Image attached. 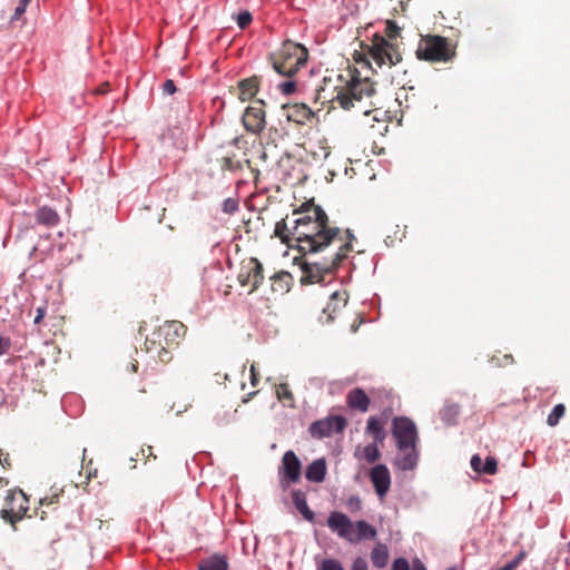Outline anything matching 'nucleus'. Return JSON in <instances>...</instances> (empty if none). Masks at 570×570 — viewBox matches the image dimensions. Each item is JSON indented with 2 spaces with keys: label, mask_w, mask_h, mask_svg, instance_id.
<instances>
[{
  "label": "nucleus",
  "mask_w": 570,
  "mask_h": 570,
  "mask_svg": "<svg viewBox=\"0 0 570 570\" xmlns=\"http://www.w3.org/2000/svg\"><path fill=\"white\" fill-rule=\"evenodd\" d=\"M400 27L392 20L386 21L385 33L386 38L375 36L373 38L372 46L368 50L370 59L356 60L360 68L350 70V80L345 86L335 87L336 94L328 96L326 88L321 87L316 90L315 101L336 102L344 110L354 109L357 114L367 116L370 110L367 109L366 99H370L374 92V83L371 81L367 75H362L363 69H373L372 63L374 62L377 68H391L402 61V56L396 45L392 40L400 36Z\"/></svg>",
  "instance_id": "nucleus-1"
},
{
  "label": "nucleus",
  "mask_w": 570,
  "mask_h": 570,
  "mask_svg": "<svg viewBox=\"0 0 570 570\" xmlns=\"http://www.w3.org/2000/svg\"><path fill=\"white\" fill-rule=\"evenodd\" d=\"M274 235L288 247L311 254L338 248L347 240L346 229L331 226L326 213L313 200L295 208L291 217L277 222Z\"/></svg>",
  "instance_id": "nucleus-2"
},
{
  "label": "nucleus",
  "mask_w": 570,
  "mask_h": 570,
  "mask_svg": "<svg viewBox=\"0 0 570 570\" xmlns=\"http://www.w3.org/2000/svg\"><path fill=\"white\" fill-rule=\"evenodd\" d=\"M186 331L181 322L167 321L146 337L145 348L148 353H155V357L166 364L170 362L171 351L178 347Z\"/></svg>",
  "instance_id": "nucleus-3"
},
{
  "label": "nucleus",
  "mask_w": 570,
  "mask_h": 570,
  "mask_svg": "<svg viewBox=\"0 0 570 570\" xmlns=\"http://www.w3.org/2000/svg\"><path fill=\"white\" fill-rule=\"evenodd\" d=\"M347 240L340 244L338 248H333L332 253L324 257L323 262H305L302 265V284H317L325 279V275L336 271L342 262L347 258L353 250L355 236L351 229H346Z\"/></svg>",
  "instance_id": "nucleus-4"
},
{
  "label": "nucleus",
  "mask_w": 570,
  "mask_h": 570,
  "mask_svg": "<svg viewBox=\"0 0 570 570\" xmlns=\"http://www.w3.org/2000/svg\"><path fill=\"white\" fill-rule=\"evenodd\" d=\"M330 530L340 539L357 544L361 541L374 540L377 537V530L365 520L353 522L345 513L332 511L326 521Z\"/></svg>",
  "instance_id": "nucleus-5"
},
{
  "label": "nucleus",
  "mask_w": 570,
  "mask_h": 570,
  "mask_svg": "<svg viewBox=\"0 0 570 570\" xmlns=\"http://www.w3.org/2000/svg\"><path fill=\"white\" fill-rule=\"evenodd\" d=\"M308 59L307 49L291 40L284 41L278 50L268 56L273 69L285 77H293Z\"/></svg>",
  "instance_id": "nucleus-6"
},
{
  "label": "nucleus",
  "mask_w": 570,
  "mask_h": 570,
  "mask_svg": "<svg viewBox=\"0 0 570 570\" xmlns=\"http://www.w3.org/2000/svg\"><path fill=\"white\" fill-rule=\"evenodd\" d=\"M416 58L428 62H449L455 57V47L448 38L426 35L422 36L416 51Z\"/></svg>",
  "instance_id": "nucleus-7"
},
{
  "label": "nucleus",
  "mask_w": 570,
  "mask_h": 570,
  "mask_svg": "<svg viewBox=\"0 0 570 570\" xmlns=\"http://www.w3.org/2000/svg\"><path fill=\"white\" fill-rule=\"evenodd\" d=\"M6 504L7 508L0 511V517L16 530V523L23 519L29 509V499L20 489L9 490L6 497Z\"/></svg>",
  "instance_id": "nucleus-8"
},
{
  "label": "nucleus",
  "mask_w": 570,
  "mask_h": 570,
  "mask_svg": "<svg viewBox=\"0 0 570 570\" xmlns=\"http://www.w3.org/2000/svg\"><path fill=\"white\" fill-rule=\"evenodd\" d=\"M392 435L396 446L417 444V429L412 420L405 416H395L392 421Z\"/></svg>",
  "instance_id": "nucleus-9"
},
{
  "label": "nucleus",
  "mask_w": 570,
  "mask_h": 570,
  "mask_svg": "<svg viewBox=\"0 0 570 570\" xmlns=\"http://www.w3.org/2000/svg\"><path fill=\"white\" fill-rule=\"evenodd\" d=\"M302 463L294 451H286L278 470L281 485L285 489L301 479Z\"/></svg>",
  "instance_id": "nucleus-10"
},
{
  "label": "nucleus",
  "mask_w": 570,
  "mask_h": 570,
  "mask_svg": "<svg viewBox=\"0 0 570 570\" xmlns=\"http://www.w3.org/2000/svg\"><path fill=\"white\" fill-rule=\"evenodd\" d=\"M264 279L263 265L257 258H249L238 274V282L242 286H250L249 293L255 292Z\"/></svg>",
  "instance_id": "nucleus-11"
},
{
  "label": "nucleus",
  "mask_w": 570,
  "mask_h": 570,
  "mask_svg": "<svg viewBox=\"0 0 570 570\" xmlns=\"http://www.w3.org/2000/svg\"><path fill=\"white\" fill-rule=\"evenodd\" d=\"M346 420L343 416H327L315 421L309 426V433L313 438L323 439L334 433H341L346 428Z\"/></svg>",
  "instance_id": "nucleus-12"
},
{
  "label": "nucleus",
  "mask_w": 570,
  "mask_h": 570,
  "mask_svg": "<svg viewBox=\"0 0 570 570\" xmlns=\"http://www.w3.org/2000/svg\"><path fill=\"white\" fill-rule=\"evenodd\" d=\"M396 449L397 453L393 461L394 466L402 471L413 470L417 465L420 455L417 444H406L396 446Z\"/></svg>",
  "instance_id": "nucleus-13"
},
{
  "label": "nucleus",
  "mask_w": 570,
  "mask_h": 570,
  "mask_svg": "<svg viewBox=\"0 0 570 570\" xmlns=\"http://www.w3.org/2000/svg\"><path fill=\"white\" fill-rule=\"evenodd\" d=\"M370 480L380 499H384L391 488V474L386 465L377 464L370 470Z\"/></svg>",
  "instance_id": "nucleus-14"
},
{
  "label": "nucleus",
  "mask_w": 570,
  "mask_h": 570,
  "mask_svg": "<svg viewBox=\"0 0 570 570\" xmlns=\"http://www.w3.org/2000/svg\"><path fill=\"white\" fill-rule=\"evenodd\" d=\"M264 102L261 100L259 106H249L243 115V124L247 131L253 134L261 132L265 127Z\"/></svg>",
  "instance_id": "nucleus-15"
},
{
  "label": "nucleus",
  "mask_w": 570,
  "mask_h": 570,
  "mask_svg": "<svg viewBox=\"0 0 570 570\" xmlns=\"http://www.w3.org/2000/svg\"><path fill=\"white\" fill-rule=\"evenodd\" d=\"M286 118L288 121L307 125L315 118V112L305 104L284 105Z\"/></svg>",
  "instance_id": "nucleus-16"
},
{
  "label": "nucleus",
  "mask_w": 570,
  "mask_h": 570,
  "mask_svg": "<svg viewBox=\"0 0 570 570\" xmlns=\"http://www.w3.org/2000/svg\"><path fill=\"white\" fill-rule=\"evenodd\" d=\"M348 295L345 291L334 292L330 296V301L323 308V316L321 321L323 323H331L335 318V314L344 308L347 304Z\"/></svg>",
  "instance_id": "nucleus-17"
},
{
  "label": "nucleus",
  "mask_w": 570,
  "mask_h": 570,
  "mask_svg": "<svg viewBox=\"0 0 570 570\" xmlns=\"http://www.w3.org/2000/svg\"><path fill=\"white\" fill-rule=\"evenodd\" d=\"M346 404L352 410L365 413L368 411L371 401L363 389L355 387L347 393Z\"/></svg>",
  "instance_id": "nucleus-18"
},
{
  "label": "nucleus",
  "mask_w": 570,
  "mask_h": 570,
  "mask_svg": "<svg viewBox=\"0 0 570 570\" xmlns=\"http://www.w3.org/2000/svg\"><path fill=\"white\" fill-rule=\"evenodd\" d=\"M386 419L379 416H370L366 422V433L371 435L374 442L382 444L386 438L384 426Z\"/></svg>",
  "instance_id": "nucleus-19"
},
{
  "label": "nucleus",
  "mask_w": 570,
  "mask_h": 570,
  "mask_svg": "<svg viewBox=\"0 0 570 570\" xmlns=\"http://www.w3.org/2000/svg\"><path fill=\"white\" fill-rule=\"evenodd\" d=\"M261 77L253 76L238 82V98L242 101L252 99L258 91Z\"/></svg>",
  "instance_id": "nucleus-20"
},
{
  "label": "nucleus",
  "mask_w": 570,
  "mask_h": 570,
  "mask_svg": "<svg viewBox=\"0 0 570 570\" xmlns=\"http://www.w3.org/2000/svg\"><path fill=\"white\" fill-rule=\"evenodd\" d=\"M35 217L39 225L46 226L48 228L57 226L60 222L58 213L48 206L38 208L35 213Z\"/></svg>",
  "instance_id": "nucleus-21"
},
{
  "label": "nucleus",
  "mask_w": 570,
  "mask_h": 570,
  "mask_svg": "<svg viewBox=\"0 0 570 570\" xmlns=\"http://www.w3.org/2000/svg\"><path fill=\"white\" fill-rule=\"evenodd\" d=\"M389 559L390 553L387 546L382 542H376L371 551L372 564L377 569H382L387 566Z\"/></svg>",
  "instance_id": "nucleus-22"
},
{
  "label": "nucleus",
  "mask_w": 570,
  "mask_h": 570,
  "mask_svg": "<svg viewBox=\"0 0 570 570\" xmlns=\"http://www.w3.org/2000/svg\"><path fill=\"white\" fill-rule=\"evenodd\" d=\"M293 504L299 511V513L304 517L308 522H314L315 514L308 508L306 495L304 492L296 490L292 493Z\"/></svg>",
  "instance_id": "nucleus-23"
},
{
  "label": "nucleus",
  "mask_w": 570,
  "mask_h": 570,
  "mask_svg": "<svg viewBox=\"0 0 570 570\" xmlns=\"http://www.w3.org/2000/svg\"><path fill=\"white\" fill-rule=\"evenodd\" d=\"M326 475V463L323 459L313 461L306 469L305 476L311 482H323Z\"/></svg>",
  "instance_id": "nucleus-24"
},
{
  "label": "nucleus",
  "mask_w": 570,
  "mask_h": 570,
  "mask_svg": "<svg viewBox=\"0 0 570 570\" xmlns=\"http://www.w3.org/2000/svg\"><path fill=\"white\" fill-rule=\"evenodd\" d=\"M377 444V442H373L364 446L362 450L357 449L355 456L360 460H365L367 463H375L381 458Z\"/></svg>",
  "instance_id": "nucleus-25"
},
{
  "label": "nucleus",
  "mask_w": 570,
  "mask_h": 570,
  "mask_svg": "<svg viewBox=\"0 0 570 570\" xmlns=\"http://www.w3.org/2000/svg\"><path fill=\"white\" fill-rule=\"evenodd\" d=\"M199 570H228V563L222 556H213L199 563Z\"/></svg>",
  "instance_id": "nucleus-26"
},
{
  "label": "nucleus",
  "mask_w": 570,
  "mask_h": 570,
  "mask_svg": "<svg viewBox=\"0 0 570 570\" xmlns=\"http://www.w3.org/2000/svg\"><path fill=\"white\" fill-rule=\"evenodd\" d=\"M460 414V406L454 403L445 404L440 411V416L446 425H453L458 421Z\"/></svg>",
  "instance_id": "nucleus-27"
},
{
  "label": "nucleus",
  "mask_w": 570,
  "mask_h": 570,
  "mask_svg": "<svg viewBox=\"0 0 570 570\" xmlns=\"http://www.w3.org/2000/svg\"><path fill=\"white\" fill-rule=\"evenodd\" d=\"M276 387V397L279 402H284L289 406H294V395L287 383H281Z\"/></svg>",
  "instance_id": "nucleus-28"
},
{
  "label": "nucleus",
  "mask_w": 570,
  "mask_h": 570,
  "mask_svg": "<svg viewBox=\"0 0 570 570\" xmlns=\"http://www.w3.org/2000/svg\"><path fill=\"white\" fill-rule=\"evenodd\" d=\"M564 414H566L564 404L560 403V404L554 405V407L552 409V411L550 412V414L547 417V424L549 426L558 425L560 419H562L564 416Z\"/></svg>",
  "instance_id": "nucleus-29"
},
{
  "label": "nucleus",
  "mask_w": 570,
  "mask_h": 570,
  "mask_svg": "<svg viewBox=\"0 0 570 570\" xmlns=\"http://www.w3.org/2000/svg\"><path fill=\"white\" fill-rule=\"evenodd\" d=\"M220 168L223 170H237L242 168V165L235 158V155H228L220 158Z\"/></svg>",
  "instance_id": "nucleus-30"
},
{
  "label": "nucleus",
  "mask_w": 570,
  "mask_h": 570,
  "mask_svg": "<svg viewBox=\"0 0 570 570\" xmlns=\"http://www.w3.org/2000/svg\"><path fill=\"white\" fill-rule=\"evenodd\" d=\"M525 558L527 552L521 550L511 561L498 570H515Z\"/></svg>",
  "instance_id": "nucleus-31"
},
{
  "label": "nucleus",
  "mask_w": 570,
  "mask_h": 570,
  "mask_svg": "<svg viewBox=\"0 0 570 570\" xmlns=\"http://www.w3.org/2000/svg\"><path fill=\"white\" fill-rule=\"evenodd\" d=\"M498 471V462H497V459L493 458V456H488L483 466H482V472L481 473H484V474H489V475H493L495 474Z\"/></svg>",
  "instance_id": "nucleus-32"
},
{
  "label": "nucleus",
  "mask_w": 570,
  "mask_h": 570,
  "mask_svg": "<svg viewBox=\"0 0 570 570\" xmlns=\"http://www.w3.org/2000/svg\"><path fill=\"white\" fill-rule=\"evenodd\" d=\"M318 570H344V568L338 560L328 558L322 561Z\"/></svg>",
  "instance_id": "nucleus-33"
},
{
  "label": "nucleus",
  "mask_w": 570,
  "mask_h": 570,
  "mask_svg": "<svg viewBox=\"0 0 570 570\" xmlns=\"http://www.w3.org/2000/svg\"><path fill=\"white\" fill-rule=\"evenodd\" d=\"M283 138V132L277 128H269L266 134V144H273L277 146V141Z\"/></svg>",
  "instance_id": "nucleus-34"
},
{
  "label": "nucleus",
  "mask_w": 570,
  "mask_h": 570,
  "mask_svg": "<svg viewBox=\"0 0 570 570\" xmlns=\"http://www.w3.org/2000/svg\"><path fill=\"white\" fill-rule=\"evenodd\" d=\"M30 2H31V0H19V3L14 9L11 20L12 21L19 20L22 17V14L26 12Z\"/></svg>",
  "instance_id": "nucleus-35"
},
{
  "label": "nucleus",
  "mask_w": 570,
  "mask_h": 570,
  "mask_svg": "<svg viewBox=\"0 0 570 570\" xmlns=\"http://www.w3.org/2000/svg\"><path fill=\"white\" fill-rule=\"evenodd\" d=\"M63 493V490L60 489L59 491H52V493L50 495H47L42 499H40V504L41 505H51V504H55V503H58L59 501V497Z\"/></svg>",
  "instance_id": "nucleus-36"
},
{
  "label": "nucleus",
  "mask_w": 570,
  "mask_h": 570,
  "mask_svg": "<svg viewBox=\"0 0 570 570\" xmlns=\"http://www.w3.org/2000/svg\"><path fill=\"white\" fill-rule=\"evenodd\" d=\"M253 18L248 11L240 12L237 16V24L240 29H245L252 22Z\"/></svg>",
  "instance_id": "nucleus-37"
},
{
  "label": "nucleus",
  "mask_w": 570,
  "mask_h": 570,
  "mask_svg": "<svg viewBox=\"0 0 570 570\" xmlns=\"http://www.w3.org/2000/svg\"><path fill=\"white\" fill-rule=\"evenodd\" d=\"M238 209V203L234 198H227L223 203V212L226 214H233Z\"/></svg>",
  "instance_id": "nucleus-38"
},
{
  "label": "nucleus",
  "mask_w": 570,
  "mask_h": 570,
  "mask_svg": "<svg viewBox=\"0 0 570 570\" xmlns=\"http://www.w3.org/2000/svg\"><path fill=\"white\" fill-rule=\"evenodd\" d=\"M347 507L351 511L357 512L362 509V501L357 495H352L347 499Z\"/></svg>",
  "instance_id": "nucleus-39"
},
{
  "label": "nucleus",
  "mask_w": 570,
  "mask_h": 570,
  "mask_svg": "<svg viewBox=\"0 0 570 570\" xmlns=\"http://www.w3.org/2000/svg\"><path fill=\"white\" fill-rule=\"evenodd\" d=\"M350 570H368L367 561L362 557H357L353 560Z\"/></svg>",
  "instance_id": "nucleus-40"
},
{
  "label": "nucleus",
  "mask_w": 570,
  "mask_h": 570,
  "mask_svg": "<svg viewBox=\"0 0 570 570\" xmlns=\"http://www.w3.org/2000/svg\"><path fill=\"white\" fill-rule=\"evenodd\" d=\"M0 465L4 470H9L12 466L11 460H10V454L3 450H0Z\"/></svg>",
  "instance_id": "nucleus-41"
},
{
  "label": "nucleus",
  "mask_w": 570,
  "mask_h": 570,
  "mask_svg": "<svg viewBox=\"0 0 570 570\" xmlns=\"http://www.w3.org/2000/svg\"><path fill=\"white\" fill-rule=\"evenodd\" d=\"M392 570H410V564L406 559L397 558L392 564Z\"/></svg>",
  "instance_id": "nucleus-42"
},
{
  "label": "nucleus",
  "mask_w": 570,
  "mask_h": 570,
  "mask_svg": "<svg viewBox=\"0 0 570 570\" xmlns=\"http://www.w3.org/2000/svg\"><path fill=\"white\" fill-rule=\"evenodd\" d=\"M279 89L285 95H291L296 90V83L294 81H285L279 85Z\"/></svg>",
  "instance_id": "nucleus-43"
},
{
  "label": "nucleus",
  "mask_w": 570,
  "mask_h": 570,
  "mask_svg": "<svg viewBox=\"0 0 570 570\" xmlns=\"http://www.w3.org/2000/svg\"><path fill=\"white\" fill-rule=\"evenodd\" d=\"M482 466H483V463H482V459L480 458V455H478V454L473 455L471 459V468L475 472L481 473Z\"/></svg>",
  "instance_id": "nucleus-44"
},
{
  "label": "nucleus",
  "mask_w": 570,
  "mask_h": 570,
  "mask_svg": "<svg viewBox=\"0 0 570 570\" xmlns=\"http://www.w3.org/2000/svg\"><path fill=\"white\" fill-rule=\"evenodd\" d=\"M289 277V274L288 273H283V274H278V275H275L274 277H272L273 279V284H278V286H281V289H284V288H287V283L285 284V286L282 285V283L287 279Z\"/></svg>",
  "instance_id": "nucleus-45"
},
{
  "label": "nucleus",
  "mask_w": 570,
  "mask_h": 570,
  "mask_svg": "<svg viewBox=\"0 0 570 570\" xmlns=\"http://www.w3.org/2000/svg\"><path fill=\"white\" fill-rule=\"evenodd\" d=\"M175 82L171 79H168L163 85V92L167 95H174L176 92Z\"/></svg>",
  "instance_id": "nucleus-46"
},
{
  "label": "nucleus",
  "mask_w": 570,
  "mask_h": 570,
  "mask_svg": "<svg viewBox=\"0 0 570 570\" xmlns=\"http://www.w3.org/2000/svg\"><path fill=\"white\" fill-rule=\"evenodd\" d=\"M258 381H259V374L256 371L255 365L253 364L250 366V383L253 386H256L258 384Z\"/></svg>",
  "instance_id": "nucleus-47"
},
{
  "label": "nucleus",
  "mask_w": 570,
  "mask_h": 570,
  "mask_svg": "<svg viewBox=\"0 0 570 570\" xmlns=\"http://www.w3.org/2000/svg\"><path fill=\"white\" fill-rule=\"evenodd\" d=\"M45 313H46L45 308H42V307L37 308V314L35 316L36 324H39L42 321V318L45 317Z\"/></svg>",
  "instance_id": "nucleus-48"
},
{
  "label": "nucleus",
  "mask_w": 570,
  "mask_h": 570,
  "mask_svg": "<svg viewBox=\"0 0 570 570\" xmlns=\"http://www.w3.org/2000/svg\"><path fill=\"white\" fill-rule=\"evenodd\" d=\"M141 453H142V455H147V458L153 456L154 459H156V455L153 452V446L151 445H147L146 448H142L141 449Z\"/></svg>",
  "instance_id": "nucleus-49"
},
{
  "label": "nucleus",
  "mask_w": 570,
  "mask_h": 570,
  "mask_svg": "<svg viewBox=\"0 0 570 570\" xmlns=\"http://www.w3.org/2000/svg\"><path fill=\"white\" fill-rule=\"evenodd\" d=\"M8 341H3L2 338H0V355L4 354L8 351Z\"/></svg>",
  "instance_id": "nucleus-50"
},
{
  "label": "nucleus",
  "mask_w": 570,
  "mask_h": 570,
  "mask_svg": "<svg viewBox=\"0 0 570 570\" xmlns=\"http://www.w3.org/2000/svg\"><path fill=\"white\" fill-rule=\"evenodd\" d=\"M413 570H426V569L420 560H416L413 562Z\"/></svg>",
  "instance_id": "nucleus-51"
},
{
  "label": "nucleus",
  "mask_w": 570,
  "mask_h": 570,
  "mask_svg": "<svg viewBox=\"0 0 570 570\" xmlns=\"http://www.w3.org/2000/svg\"><path fill=\"white\" fill-rule=\"evenodd\" d=\"M7 484H8V480L4 478H0V487L7 485Z\"/></svg>",
  "instance_id": "nucleus-52"
},
{
  "label": "nucleus",
  "mask_w": 570,
  "mask_h": 570,
  "mask_svg": "<svg viewBox=\"0 0 570 570\" xmlns=\"http://www.w3.org/2000/svg\"><path fill=\"white\" fill-rule=\"evenodd\" d=\"M137 368H138V364H137V362H136V363H132V364H131V371H132V372H137Z\"/></svg>",
  "instance_id": "nucleus-53"
},
{
  "label": "nucleus",
  "mask_w": 570,
  "mask_h": 570,
  "mask_svg": "<svg viewBox=\"0 0 570 570\" xmlns=\"http://www.w3.org/2000/svg\"><path fill=\"white\" fill-rule=\"evenodd\" d=\"M504 358L510 360V362H513V357L511 355H505Z\"/></svg>",
  "instance_id": "nucleus-54"
},
{
  "label": "nucleus",
  "mask_w": 570,
  "mask_h": 570,
  "mask_svg": "<svg viewBox=\"0 0 570 570\" xmlns=\"http://www.w3.org/2000/svg\"><path fill=\"white\" fill-rule=\"evenodd\" d=\"M108 89L106 87H102V89L100 90V92H106Z\"/></svg>",
  "instance_id": "nucleus-55"
},
{
  "label": "nucleus",
  "mask_w": 570,
  "mask_h": 570,
  "mask_svg": "<svg viewBox=\"0 0 570 570\" xmlns=\"http://www.w3.org/2000/svg\"><path fill=\"white\" fill-rule=\"evenodd\" d=\"M448 570H456L455 568H449Z\"/></svg>",
  "instance_id": "nucleus-56"
}]
</instances>
